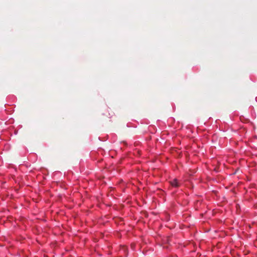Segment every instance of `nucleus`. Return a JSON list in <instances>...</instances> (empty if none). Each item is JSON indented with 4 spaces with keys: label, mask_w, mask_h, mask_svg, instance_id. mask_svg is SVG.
Instances as JSON below:
<instances>
[{
    "label": "nucleus",
    "mask_w": 257,
    "mask_h": 257,
    "mask_svg": "<svg viewBox=\"0 0 257 257\" xmlns=\"http://www.w3.org/2000/svg\"><path fill=\"white\" fill-rule=\"evenodd\" d=\"M170 184L173 187H178L180 185L176 179H173L172 181H170Z\"/></svg>",
    "instance_id": "nucleus-1"
}]
</instances>
